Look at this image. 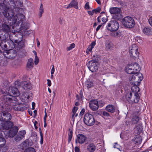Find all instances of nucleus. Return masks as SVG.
<instances>
[{
	"instance_id": "nucleus-1",
	"label": "nucleus",
	"mask_w": 152,
	"mask_h": 152,
	"mask_svg": "<svg viewBox=\"0 0 152 152\" xmlns=\"http://www.w3.org/2000/svg\"><path fill=\"white\" fill-rule=\"evenodd\" d=\"M24 16L22 14H20L18 17L15 15L12 18H6L7 21L4 22L1 27V30L5 33H8L11 31V27L18 26L19 22L24 19Z\"/></svg>"
},
{
	"instance_id": "nucleus-2",
	"label": "nucleus",
	"mask_w": 152,
	"mask_h": 152,
	"mask_svg": "<svg viewBox=\"0 0 152 152\" xmlns=\"http://www.w3.org/2000/svg\"><path fill=\"white\" fill-rule=\"evenodd\" d=\"M10 105L4 103L2 106V110H0V121L4 122L10 121L12 118L11 114L8 111L11 110Z\"/></svg>"
},
{
	"instance_id": "nucleus-3",
	"label": "nucleus",
	"mask_w": 152,
	"mask_h": 152,
	"mask_svg": "<svg viewBox=\"0 0 152 152\" xmlns=\"http://www.w3.org/2000/svg\"><path fill=\"white\" fill-rule=\"evenodd\" d=\"M9 92L10 93H11L14 95V96L11 97L8 96H4V99L5 101L7 103H16L17 101V99L16 97L19 96L20 93L18 88L14 86H11L9 87Z\"/></svg>"
},
{
	"instance_id": "nucleus-4",
	"label": "nucleus",
	"mask_w": 152,
	"mask_h": 152,
	"mask_svg": "<svg viewBox=\"0 0 152 152\" xmlns=\"http://www.w3.org/2000/svg\"><path fill=\"white\" fill-rule=\"evenodd\" d=\"M130 90L125 91V97L128 102L130 103H137L139 101L140 96L139 94H133Z\"/></svg>"
},
{
	"instance_id": "nucleus-5",
	"label": "nucleus",
	"mask_w": 152,
	"mask_h": 152,
	"mask_svg": "<svg viewBox=\"0 0 152 152\" xmlns=\"http://www.w3.org/2000/svg\"><path fill=\"white\" fill-rule=\"evenodd\" d=\"M122 23L123 26L128 28H132L135 24L134 19L129 16H126L123 18L122 20Z\"/></svg>"
},
{
	"instance_id": "nucleus-6",
	"label": "nucleus",
	"mask_w": 152,
	"mask_h": 152,
	"mask_svg": "<svg viewBox=\"0 0 152 152\" xmlns=\"http://www.w3.org/2000/svg\"><path fill=\"white\" fill-rule=\"evenodd\" d=\"M126 71L129 74L138 72L140 70L139 64L135 63L128 65L125 69Z\"/></svg>"
},
{
	"instance_id": "nucleus-7",
	"label": "nucleus",
	"mask_w": 152,
	"mask_h": 152,
	"mask_svg": "<svg viewBox=\"0 0 152 152\" xmlns=\"http://www.w3.org/2000/svg\"><path fill=\"white\" fill-rule=\"evenodd\" d=\"M111 14H114V19L117 20H121L123 17L121 14V9L119 8L113 7L110 8L109 10Z\"/></svg>"
},
{
	"instance_id": "nucleus-8",
	"label": "nucleus",
	"mask_w": 152,
	"mask_h": 152,
	"mask_svg": "<svg viewBox=\"0 0 152 152\" xmlns=\"http://www.w3.org/2000/svg\"><path fill=\"white\" fill-rule=\"evenodd\" d=\"M84 123L88 126H91L95 123V120L93 115L89 113L85 114L84 116Z\"/></svg>"
},
{
	"instance_id": "nucleus-9",
	"label": "nucleus",
	"mask_w": 152,
	"mask_h": 152,
	"mask_svg": "<svg viewBox=\"0 0 152 152\" xmlns=\"http://www.w3.org/2000/svg\"><path fill=\"white\" fill-rule=\"evenodd\" d=\"M119 26L118 23L116 20H111L108 23L106 28L107 29L110 31H116Z\"/></svg>"
},
{
	"instance_id": "nucleus-10",
	"label": "nucleus",
	"mask_w": 152,
	"mask_h": 152,
	"mask_svg": "<svg viewBox=\"0 0 152 152\" xmlns=\"http://www.w3.org/2000/svg\"><path fill=\"white\" fill-rule=\"evenodd\" d=\"M131 76H130L131 79L132 81L134 82V83H137V85H139L140 82L143 79V76L142 74L140 72H135L132 73Z\"/></svg>"
},
{
	"instance_id": "nucleus-11",
	"label": "nucleus",
	"mask_w": 152,
	"mask_h": 152,
	"mask_svg": "<svg viewBox=\"0 0 152 152\" xmlns=\"http://www.w3.org/2000/svg\"><path fill=\"white\" fill-rule=\"evenodd\" d=\"M138 46L136 44H133L129 48V53L130 56L134 58H136L139 55Z\"/></svg>"
},
{
	"instance_id": "nucleus-12",
	"label": "nucleus",
	"mask_w": 152,
	"mask_h": 152,
	"mask_svg": "<svg viewBox=\"0 0 152 152\" xmlns=\"http://www.w3.org/2000/svg\"><path fill=\"white\" fill-rule=\"evenodd\" d=\"M98 63L90 61L88 62L87 66L89 70L92 72H96L98 70Z\"/></svg>"
},
{
	"instance_id": "nucleus-13",
	"label": "nucleus",
	"mask_w": 152,
	"mask_h": 152,
	"mask_svg": "<svg viewBox=\"0 0 152 152\" xmlns=\"http://www.w3.org/2000/svg\"><path fill=\"white\" fill-rule=\"evenodd\" d=\"M4 123H1L0 124V129L8 130L11 128L13 126V124L12 122L10 121H5Z\"/></svg>"
},
{
	"instance_id": "nucleus-14",
	"label": "nucleus",
	"mask_w": 152,
	"mask_h": 152,
	"mask_svg": "<svg viewBox=\"0 0 152 152\" xmlns=\"http://www.w3.org/2000/svg\"><path fill=\"white\" fill-rule=\"evenodd\" d=\"M18 130L17 126H14L7 132L8 137L10 138L13 137L17 133Z\"/></svg>"
},
{
	"instance_id": "nucleus-15",
	"label": "nucleus",
	"mask_w": 152,
	"mask_h": 152,
	"mask_svg": "<svg viewBox=\"0 0 152 152\" xmlns=\"http://www.w3.org/2000/svg\"><path fill=\"white\" fill-rule=\"evenodd\" d=\"M98 101L96 100H91L89 102V107L90 109L93 111L97 110L99 108Z\"/></svg>"
},
{
	"instance_id": "nucleus-16",
	"label": "nucleus",
	"mask_w": 152,
	"mask_h": 152,
	"mask_svg": "<svg viewBox=\"0 0 152 152\" xmlns=\"http://www.w3.org/2000/svg\"><path fill=\"white\" fill-rule=\"evenodd\" d=\"M26 134L25 130L20 131L15 137V140L16 142H18L21 140L24 137Z\"/></svg>"
},
{
	"instance_id": "nucleus-17",
	"label": "nucleus",
	"mask_w": 152,
	"mask_h": 152,
	"mask_svg": "<svg viewBox=\"0 0 152 152\" xmlns=\"http://www.w3.org/2000/svg\"><path fill=\"white\" fill-rule=\"evenodd\" d=\"M86 139V137L83 134H78L77 137V139L75 140V142H78L80 144L83 143Z\"/></svg>"
},
{
	"instance_id": "nucleus-18",
	"label": "nucleus",
	"mask_w": 152,
	"mask_h": 152,
	"mask_svg": "<svg viewBox=\"0 0 152 152\" xmlns=\"http://www.w3.org/2000/svg\"><path fill=\"white\" fill-rule=\"evenodd\" d=\"M77 2L76 0H72L70 3L66 7V8L69 9L72 7H73L76 9H78V7L77 6Z\"/></svg>"
},
{
	"instance_id": "nucleus-19",
	"label": "nucleus",
	"mask_w": 152,
	"mask_h": 152,
	"mask_svg": "<svg viewBox=\"0 0 152 152\" xmlns=\"http://www.w3.org/2000/svg\"><path fill=\"white\" fill-rule=\"evenodd\" d=\"M6 140L4 137H0V151L3 152L4 151L3 146L5 144Z\"/></svg>"
},
{
	"instance_id": "nucleus-20",
	"label": "nucleus",
	"mask_w": 152,
	"mask_h": 152,
	"mask_svg": "<svg viewBox=\"0 0 152 152\" xmlns=\"http://www.w3.org/2000/svg\"><path fill=\"white\" fill-rule=\"evenodd\" d=\"M13 108L15 110L19 111H23L26 109L25 107L22 104L15 105Z\"/></svg>"
},
{
	"instance_id": "nucleus-21",
	"label": "nucleus",
	"mask_w": 152,
	"mask_h": 152,
	"mask_svg": "<svg viewBox=\"0 0 152 152\" xmlns=\"http://www.w3.org/2000/svg\"><path fill=\"white\" fill-rule=\"evenodd\" d=\"M22 87L24 89L26 90L31 89V86L30 82L24 81L22 83Z\"/></svg>"
},
{
	"instance_id": "nucleus-22",
	"label": "nucleus",
	"mask_w": 152,
	"mask_h": 152,
	"mask_svg": "<svg viewBox=\"0 0 152 152\" xmlns=\"http://www.w3.org/2000/svg\"><path fill=\"white\" fill-rule=\"evenodd\" d=\"M140 90L139 88L137 86L136 84L134 83V85L131 88L132 92L134 94H138V92L140 91Z\"/></svg>"
},
{
	"instance_id": "nucleus-23",
	"label": "nucleus",
	"mask_w": 152,
	"mask_h": 152,
	"mask_svg": "<svg viewBox=\"0 0 152 152\" xmlns=\"http://www.w3.org/2000/svg\"><path fill=\"white\" fill-rule=\"evenodd\" d=\"M33 59L30 58L28 59L27 64L26 67L29 69L31 70L33 67L34 62Z\"/></svg>"
},
{
	"instance_id": "nucleus-24",
	"label": "nucleus",
	"mask_w": 152,
	"mask_h": 152,
	"mask_svg": "<svg viewBox=\"0 0 152 152\" xmlns=\"http://www.w3.org/2000/svg\"><path fill=\"white\" fill-rule=\"evenodd\" d=\"M78 109V107H74L73 108L72 110V113H73L71 119L73 121V122L75 121V118L78 115V114L76 113V112Z\"/></svg>"
},
{
	"instance_id": "nucleus-25",
	"label": "nucleus",
	"mask_w": 152,
	"mask_h": 152,
	"mask_svg": "<svg viewBox=\"0 0 152 152\" xmlns=\"http://www.w3.org/2000/svg\"><path fill=\"white\" fill-rule=\"evenodd\" d=\"M143 32L145 34L147 35H150L152 34V31L151 27H146L143 28Z\"/></svg>"
},
{
	"instance_id": "nucleus-26",
	"label": "nucleus",
	"mask_w": 152,
	"mask_h": 152,
	"mask_svg": "<svg viewBox=\"0 0 152 152\" xmlns=\"http://www.w3.org/2000/svg\"><path fill=\"white\" fill-rule=\"evenodd\" d=\"M87 149L90 152H94L95 150L96 146L94 144L91 143L88 145Z\"/></svg>"
},
{
	"instance_id": "nucleus-27",
	"label": "nucleus",
	"mask_w": 152,
	"mask_h": 152,
	"mask_svg": "<svg viewBox=\"0 0 152 152\" xmlns=\"http://www.w3.org/2000/svg\"><path fill=\"white\" fill-rule=\"evenodd\" d=\"M105 46L107 50H112L113 48V45L111 42L108 41L105 44Z\"/></svg>"
},
{
	"instance_id": "nucleus-28",
	"label": "nucleus",
	"mask_w": 152,
	"mask_h": 152,
	"mask_svg": "<svg viewBox=\"0 0 152 152\" xmlns=\"http://www.w3.org/2000/svg\"><path fill=\"white\" fill-rule=\"evenodd\" d=\"M86 86L88 88H89L93 87L94 86V83L92 80L90 79H88L85 82Z\"/></svg>"
},
{
	"instance_id": "nucleus-29",
	"label": "nucleus",
	"mask_w": 152,
	"mask_h": 152,
	"mask_svg": "<svg viewBox=\"0 0 152 152\" xmlns=\"http://www.w3.org/2000/svg\"><path fill=\"white\" fill-rule=\"evenodd\" d=\"M106 110L108 112L113 113L115 112V107L112 105H109L106 107Z\"/></svg>"
},
{
	"instance_id": "nucleus-30",
	"label": "nucleus",
	"mask_w": 152,
	"mask_h": 152,
	"mask_svg": "<svg viewBox=\"0 0 152 152\" xmlns=\"http://www.w3.org/2000/svg\"><path fill=\"white\" fill-rule=\"evenodd\" d=\"M15 6L16 7L20 8L22 6L23 3L20 0H13Z\"/></svg>"
},
{
	"instance_id": "nucleus-31",
	"label": "nucleus",
	"mask_w": 152,
	"mask_h": 152,
	"mask_svg": "<svg viewBox=\"0 0 152 152\" xmlns=\"http://www.w3.org/2000/svg\"><path fill=\"white\" fill-rule=\"evenodd\" d=\"M133 140L134 142V143L137 144H140L142 141L141 137L137 136H135L134 139H133Z\"/></svg>"
},
{
	"instance_id": "nucleus-32",
	"label": "nucleus",
	"mask_w": 152,
	"mask_h": 152,
	"mask_svg": "<svg viewBox=\"0 0 152 152\" xmlns=\"http://www.w3.org/2000/svg\"><path fill=\"white\" fill-rule=\"evenodd\" d=\"M8 50H11L15 48L16 45V44L15 45L14 42L11 40H10L8 42Z\"/></svg>"
},
{
	"instance_id": "nucleus-33",
	"label": "nucleus",
	"mask_w": 152,
	"mask_h": 152,
	"mask_svg": "<svg viewBox=\"0 0 152 152\" xmlns=\"http://www.w3.org/2000/svg\"><path fill=\"white\" fill-rule=\"evenodd\" d=\"M139 121V116H137V115H136L133 117L132 120V124H137Z\"/></svg>"
},
{
	"instance_id": "nucleus-34",
	"label": "nucleus",
	"mask_w": 152,
	"mask_h": 152,
	"mask_svg": "<svg viewBox=\"0 0 152 152\" xmlns=\"http://www.w3.org/2000/svg\"><path fill=\"white\" fill-rule=\"evenodd\" d=\"M31 143V144H29V141L28 140H27L23 142L22 144V147L23 148H26L29 146H31L32 145V144L31 142H30Z\"/></svg>"
},
{
	"instance_id": "nucleus-35",
	"label": "nucleus",
	"mask_w": 152,
	"mask_h": 152,
	"mask_svg": "<svg viewBox=\"0 0 152 152\" xmlns=\"http://www.w3.org/2000/svg\"><path fill=\"white\" fill-rule=\"evenodd\" d=\"M99 56L97 55H94L92 57V59L90 61H92L98 64V62L99 61Z\"/></svg>"
},
{
	"instance_id": "nucleus-36",
	"label": "nucleus",
	"mask_w": 152,
	"mask_h": 152,
	"mask_svg": "<svg viewBox=\"0 0 152 152\" xmlns=\"http://www.w3.org/2000/svg\"><path fill=\"white\" fill-rule=\"evenodd\" d=\"M69 133L68 134V142H70L71 140V139L72 137L73 132L72 130H71L70 129L69 130Z\"/></svg>"
},
{
	"instance_id": "nucleus-37",
	"label": "nucleus",
	"mask_w": 152,
	"mask_h": 152,
	"mask_svg": "<svg viewBox=\"0 0 152 152\" xmlns=\"http://www.w3.org/2000/svg\"><path fill=\"white\" fill-rule=\"evenodd\" d=\"M24 43L23 42H19L18 43L16 44V47H17L19 49H21L24 46Z\"/></svg>"
},
{
	"instance_id": "nucleus-38",
	"label": "nucleus",
	"mask_w": 152,
	"mask_h": 152,
	"mask_svg": "<svg viewBox=\"0 0 152 152\" xmlns=\"http://www.w3.org/2000/svg\"><path fill=\"white\" fill-rule=\"evenodd\" d=\"M43 5L42 4H41L40 7L39 8V18L42 17V14L43 13Z\"/></svg>"
},
{
	"instance_id": "nucleus-39",
	"label": "nucleus",
	"mask_w": 152,
	"mask_h": 152,
	"mask_svg": "<svg viewBox=\"0 0 152 152\" xmlns=\"http://www.w3.org/2000/svg\"><path fill=\"white\" fill-rule=\"evenodd\" d=\"M26 152H36L34 149L33 148H28L26 150Z\"/></svg>"
},
{
	"instance_id": "nucleus-40",
	"label": "nucleus",
	"mask_w": 152,
	"mask_h": 152,
	"mask_svg": "<svg viewBox=\"0 0 152 152\" xmlns=\"http://www.w3.org/2000/svg\"><path fill=\"white\" fill-rule=\"evenodd\" d=\"M15 86V87L17 88H19L20 87L21 83L20 82L17 80V81H15L14 83Z\"/></svg>"
},
{
	"instance_id": "nucleus-41",
	"label": "nucleus",
	"mask_w": 152,
	"mask_h": 152,
	"mask_svg": "<svg viewBox=\"0 0 152 152\" xmlns=\"http://www.w3.org/2000/svg\"><path fill=\"white\" fill-rule=\"evenodd\" d=\"M102 20L103 22V23L102 24L104 25L106 23L108 20L107 17V16H105L104 17L102 18Z\"/></svg>"
},
{
	"instance_id": "nucleus-42",
	"label": "nucleus",
	"mask_w": 152,
	"mask_h": 152,
	"mask_svg": "<svg viewBox=\"0 0 152 152\" xmlns=\"http://www.w3.org/2000/svg\"><path fill=\"white\" fill-rule=\"evenodd\" d=\"M101 10V9L100 7H98L96 9L93 10V12L96 14L99 13L100 12Z\"/></svg>"
},
{
	"instance_id": "nucleus-43",
	"label": "nucleus",
	"mask_w": 152,
	"mask_h": 152,
	"mask_svg": "<svg viewBox=\"0 0 152 152\" xmlns=\"http://www.w3.org/2000/svg\"><path fill=\"white\" fill-rule=\"evenodd\" d=\"M75 46V45L74 43H73L71 44L70 46L68 47L67 48V50L68 51L72 49L73 48H74Z\"/></svg>"
},
{
	"instance_id": "nucleus-44",
	"label": "nucleus",
	"mask_w": 152,
	"mask_h": 152,
	"mask_svg": "<svg viewBox=\"0 0 152 152\" xmlns=\"http://www.w3.org/2000/svg\"><path fill=\"white\" fill-rule=\"evenodd\" d=\"M23 28L24 29H25V30L27 29L29 27L30 25L28 23H24V24H23Z\"/></svg>"
},
{
	"instance_id": "nucleus-45",
	"label": "nucleus",
	"mask_w": 152,
	"mask_h": 152,
	"mask_svg": "<svg viewBox=\"0 0 152 152\" xmlns=\"http://www.w3.org/2000/svg\"><path fill=\"white\" fill-rule=\"evenodd\" d=\"M136 129L138 131V132L139 133L140 132L141 130L142 126L140 125H138L136 127Z\"/></svg>"
},
{
	"instance_id": "nucleus-46",
	"label": "nucleus",
	"mask_w": 152,
	"mask_h": 152,
	"mask_svg": "<svg viewBox=\"0 0 152 152\" xmlns=\"http://www.w3.org/2000/svg\"><path fill=\"white\" fill-rule=\"evenodd\" d=\"M113 36L115 37H119L120 36V33L116 31L114 34Z\"/></svg>"
},
{
	"instance_id": "nucleus-47",
	"label": "nucleus",
	"mask_w": 152,
	"mask_h": 152,
	"mask_svg": "<svg viewBox=\"0 0 152 152\" xmlns=\"http://www.w3.org/2000/svg\"><path fill=\"white\" fill-rule=\"evenodd\" d=\"M85 8L87 9H89L90 8V6L89 5V2H87L85 5Z\"/></svg>"
},
{
	"instance_id": "nucleus-48",
	"label": "nucleus",
	"mask_w": 152,
	"mask_h": 152,
	"mask_svg": "<svg viewBox=\"0 0 152 152\" xmlns=\"http://www.w3.org/2000/svg\"><path fill=\"white\" fill-rule=\"evenodd\" d=\"M98 105L101 107H102L104 104V102L102 100L99 101V102H98Z\"/></svg>"
},
{
	"instance_id": "nucleus-49",
	"label": "nucleus",
	"mask_w": 152,
	"mask_h": 152,
	"mask_svg": "<svg viewBox=\"0 0 152 152\" xmlns=\"http://www.w3.org/2000/svg\"><path fill=\"white\" fill-rule=\"evenodd\" d=\"M39 61V59L38 58L37 56V58L35 57V59L34 60V63L35 65H37Z\"/></svg>"
},
{
	"instance_id": "nucleus-50",
	"label": "nucleus",
	"mask_w": 152,
	"mask_h": 152,
	"mask_svg": "<svg viewBox=\"0 0 152 152\" xmlns=\"http://www.w3.org/2000/svg\"><path fill=\"white\" fill-rule=\"evenodd\" d=\"M7 45L6 44H5L2 47V49H4V50H8V48H7Z\"/></svg>"
},
{
	"instance_id": "nucleus-51",
	"label": "nucleus",
	"mask_w": 152,
	"mask_h": 152,
	"mask_svg": "<svg viewBox=\"0 0 152 152\" xmlns=\"http://www.w3.org/2000/svg\"><path fill=\"white\" fill-rule=\"evenodd\" d=\"M6 37H5L4 38L1 37V38L0 39V40L1 41V44L3 43V42H5L6 41Z\"/></svg>"
},
{
	"instance_id": "nucleus-52",
	"label": "nucleus",
	"mask_w": 152,
	"mask_h": 152,
	"mask_svg": "<svg viewBox=\"0 0 152 152\" xmlns=\"http://www.w3.org/2000/svg\"><path fill=\"white\" fill-rule=\"evenodd\" d=\"M85 112V109L84 108L83 109L80 113V115L81 116L83 115L84 114Z\"/></svg>"
},
{
	"instance_id": "nucleus-53",
	"label": "nucleus",
	"mask_w": 152,
	"mask_h": 152,
	"mask_svg": "<svg viewBox=\"0 0 152 152\" xmlns=\"http://www.w3.org/2000/svg\"><path fill=\"white\" fill-rule=\"evenodd\" d=\"M75 152H80V150L79 147L76 146L75 148Z\"/></svg>"
},
{
	"instance_id": "nucleus-54",
	"label": "nucleus",
	"mask_w": 152,
	"mask_h": 152,
	"mask_svg": "<svg viewBox=\"0 0 152 152\" xmlns=\"http://www.w3.org/2000/svg\"><path fill=\"white\" fill-rule=\"evenodd\" d=\"M103 114L104 116H110L109 114L106 111H103Z\"/></svg>"
},
{
	"instance_id": "nucleus-55",
	"label": "nucleus",
	"mask_w": 152,
	"mask_h": 152,
	"mask_svg": "<svg viewBox=\"0 0 152 152\" xmlns=\"http://www.w3.org/2000/svg\"><path fill=\"white\" fill-rule=\"evenodd\" d=\"M95 44L96 43L95 42H92L91 43L90 46H91V47L92 48H93Z\"/></svg>"
},
{
	"instance_id": "nucleus-56",
	"label": "nucleus",
	"mask_w": 152,
	"mask_h": 152,
	"mask_svg": "<svg viewBox=\"0 0 152 152\" xmlns=\"http://www.w3.org/2000/svg\"><path fill=\"white\" fill-rule=\"evenodd\" d=\"M104 26V25H102V24H101V25H99L96 28V31H98L100 29L101 27Z\"/></svg>"
},
{
	"instance_id": "nucleus-57",
	"label": "nucleus",
	"mask_w": 152,
	"mask_h": 152,
	"mask_svg": "<svg viewBox=\"0 0 152 152\" xmlns=\"http://www.w3.org/2000/svg\"><path fill=\"white\" fill-rule=\"evenodd\" d=\"M47 80V82H48V83H47L48 85L49 86H50L51 85V81L49 79H48Z\"/></svg>"
},
{
	"instance_id": "nucleus-58",
	"label": "nucleus",
	"mask_w": 152,
	"mask_h": 152,
	"mask_svg": "<svg viewBox=\"0 0 152 152\" xmlns=\"http://www.w3.org/2000/svg\"><path fill=\"white\" fill-rule=\"evenodd\" d=\"M88 13L90 15L92 16L93 15L94 13V12H93V10L92 11H88Z\"/></svg>"
},
{
	"instance_id": "nucleus-59",
	"label": "nucleus",
	"mask_w": 152,
	"mask_h": 152,
	"mask_svg": "<svg viewBox=\"0 0 152 152\" xmlns=\"http://www.w3.org/2000/svg\"><path fill=\"white\" fill-rule=\"evenodd\" d=\"M115 145L114 146V148H116L120 150V149L119 148V146L118 145V144L117 143H115Z\"/></svg>"
},
{
	"instance_id": "nucleus-60",
	"label": "nucleus",
	"mask_w": 152,
	"mask_h": 152,
	"mask_svg": "<svg viewBox=\"0 0 152 152\" xmlns=\"http://www.w3.org/2000/svg\"><path fill=\"white\" fill-rule=\"evenodd\" d=\"M148 21L149 24L151 26H152V17L149 18Z\"/></svg>"
},
{
	"instance_id": "nucleus-61",
	"label": "nucleus",
	"mask_w": 152,
	"mask_h": 152,
	"mask_svg": "<svg viewBox=\"0 0 152 152\" xmlns=\"http://www.w3.org/2000/svg\"><path fill=\"white\" fill-rule=\"evenodd\" d=\"M54 71H55V69L54 68V66L53 65V68H52V69L51 70V75H53V73H54Z\"/></svg>"
},
{
	"instance_id": "nucleus-62",
	"label": "nucleus",
	"mask_w": 152,
	"mask_h": 152,
	"mask_svg": "<svg viewBox=\"0 0 152 152\" xmlns=\"http://www.w3.org/2000/svg\"><path fill=\"white\" fill-rule=\"evenodd\" d=\"M3 134H4L3 132L0 131V137H4Z\"/></svg>"
},
{
	"instance_id": "nucleus-63",
	"label": "nucleus",
	"mask_w": 152,
	"mask_h": 152,
	"mask_svg": "<svg viewBox=\"0 0 152 152\" xmlns=\"http://www.w3.org/2000/svg\"><path fill=\"white\" fill-rule=\"evenodd\" d=\"M41 137V140H40V143L41 144H42L43 143V135H40Z\"/></svg>"
},
{
	"instance_id": "nucleus-64",
	"label": "nucleus",
	"mask_w": 152,
	"mask_h": 152,
	"mask_svg": "<svg viewBox=\"0 0 152 152\" xmlns=\"http://www.w3.org/2000/svg\"><path fill=\"white\" fill-rule=\"evenodd\" d=\"M92 48H92L91 47L90 48L89 47H88L86 50V52H87V51H88L91 52Z\"/></svg>"
}]
</instances>
